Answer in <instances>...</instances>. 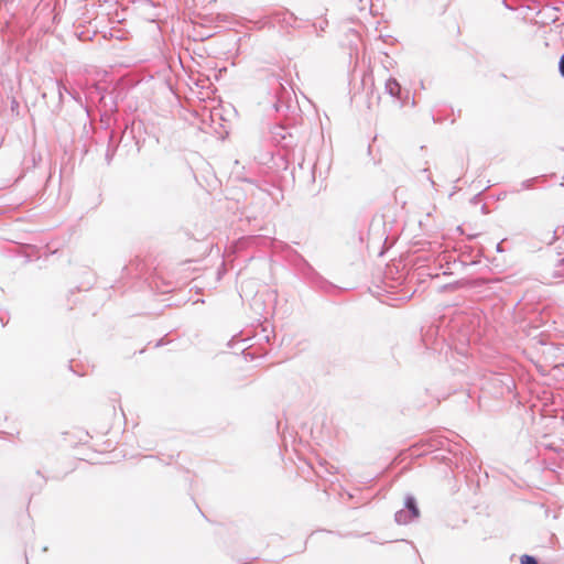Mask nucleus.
I'll use <instances>...</instances> for the list:
<instances>
[{
    "label": "nucleus",
    "instance_id": "9",
    "mask_svg": "<svg viewBox=\"0 0 564 564\" xmlns=\"http://www.w3.org/2000/svg\"><path fill=\"white\" fill-rule=\"evenodd\" d=\"M556 240V231H554V235L552 237L551 243Z\"/></svg>",
    "mask_w": 564,
    "mask_h": 564
},
{
    "label": "nucleus",
    "instance_id": "7",
    "mask_svg": "<svg viewBox=\"0 0 564 564\" xmlns=\"http://www.w3.org/2000/svg\"><path fill=\"white\" fill-rule=\"evenodd\" d=\"M535 178H530L521 183V189H528L531 188L532 184L534 183Z\"/></svg>",
    "mask_w": 564,
    "mask_h": 564
},
{
    "label": "nucleus",
    "instance_id": "5",
    "mask_svg": "<svg viewBox=\"0 0 564 564\" xmlns=\"http://www.w3.org/2000/svg\"><path fill=\"white\" fill-rule=\"evenodd\" d=\"M521 564H538V561L534 556L529 554H523L520 560Z\"/></svg>",
    "mask_w": 564,
    "mask_h": 564
},
{
    "label": "nucleus",
    "instance_id": "8",
    "mask_svg": "<svg viewBox=\"0 0 564 564\" xmlns=\"http://www.w3.org/2000/svg\"><path fill=\"white\" fill-rule=\"evenodd\" d=\"M113 152L109 149L108 152H106V160L110 162L112 160Z\"/></svg>",
    "mask_w": 564,
    "mask_h": 564
},
{
    "label": "nucleus",
    "instance_id": "3",
    "mask_svg": "<svg viewBox=\"0 0 564 564\" xmlns=\"http://www.w3.org/2000/svg\"><path fill=\"white\" fill-rule=\"evenodd\" d=\"M51 83H52L53 89L56 90V93L58 95V104L61 105L63 102L64 93L70 95V91L59 80H51Z\"/></svg>",
    "mask_w": 564,
    "mask_h": 564
},
{
    "label": "nucleus",
    "instance_id": "2",
    "mask_svg": "<svg viewBox=\"0 0 564 564\" xmlns=\"http://www.w3.org/2000/svg\"><path fill=\"white\" fill-rule=\"evenodd\" d=\"M384 88L391 97H398L401 93L400 83L392 77L387 79Z\"/></svg>",
    "mask_w": 564,
    "mask_h": 564
},
{
    "label": "nucleus",
    "instance_id": "6",
    "mask_svg": "<svg viewBox=\"0 0 564 564\" xmlns=\"http://www.w3.org/2000/svg\"><path fill=\"white\" fill-rule=\"evenodd\" d=\"M558 73L560 76L564 77V53L561 55L558 61Z\"/></svg>",
    "mask_w": 564,
    "mask_h": 564
},
{
    "label": "nucleus",
    "instance_id": "4",
    "mask_svg": "<svg viewBox=\"0 0 564 564\" xmlns=\"http://www.w3.org/2000/svg\"><path fill=\"white\" fill-rule=\"evenodd\" d=\"M554 278H563L564 276V258L557 260L555 264V269L553 270Z\"/></svg>",
    "mask_w": 564,
    "mask_h": 564
},
{
    "label": "nucleus",
    "instance_id": "1",
    "mask_svg": "<svg viewBox=\"0 0 564 564\" xmlns=\"http://www.w3.org/2000/svg\"><path fill=\"white\" fill-rule=\"evenodd\" d=\"M404 507V510H400L394 513V521H397V523L406 524L412 520L417 519L420 516L416 500L413 495H406Z\"/></svg>",
    "mask_w": 564,
    "mask_h": 564
},
{
    "label": "nucleus",
    "instance_id": "10",
    "mask_svg": "<svg viewBox=\"0 0 564 564\" xmlns=\"http://www.w3.org/2000/svg\"><path fill=\"white\" fill-rule=\"evenodd\" d=\"M0 322H1V326L4 327L6 322H4L3 317L0 318Z\"/></svg>",
    "mask_w": 564,
    "mask_h": 564
}]
</instances>
